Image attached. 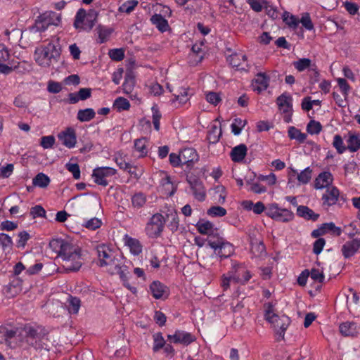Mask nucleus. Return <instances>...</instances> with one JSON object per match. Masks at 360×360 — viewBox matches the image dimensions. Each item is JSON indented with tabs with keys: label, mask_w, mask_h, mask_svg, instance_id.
I'll use <instances>...</instances> for the list:
<instances>
[{
	"label": "nucleus",
	"mask_w": 360,
	"mask_h": 360,
	"mask_svg": "<svg viewBox=\"0 0 360 360\" xmlns=\"http://www.w3.org/2000/svg\"><path fill=\"white\" fill-rule=\"evenodd\" d=\"M49 247L63 259L66 272L77 271L81 268L83 259L79 247L61 238L51 240Z\"/></svg>",
	"instance_id": "f257e3e1"
},
{
	"label": "nucleus",
	"mask_w": 360,
	"mask_h": 360,
	"mask_svg": "<svg viewBox=\"0 0 360 360\" xmlns=\"http://www.w3.org/2000/svg\"><path fill=\"white\" fill-rule=\"evenodd\" d=\"M264 316L265 319L273 326L276 333L278 335L281 340H283L285 330L290 323V318L284 314L278 316L275 314L271 303L267 304Z\"/></svg>",
	"instance_id": "f03ea898"
},
{
	"label": "nucleus",
	"mask_w": 360,
	"mask_h": 360,
	"mask_svg": "<svg viewBox=\"0 0 360 360\" xmlns=\"http://www.w3.org/2000/svg\"><path fill=\"white\" fill-rule=\"evenodd\" d=\"M98 264L100 266L107 267L110 274H116L118 271V262L115 259V252L105 244H101L96 248Z\"/></svg>",
	"instance_id": "7ed1b4c3"
},
{
	"label": "nucleus",
	"mask_w": 360,
	"mask_h": 360,
	"mask_svg": "<svg viewBox=\"0 0 360 360\" xmlns=\"http://www.w3.org/2000/svg\"><path fill=\"white\" fill-rule=\"evenodd\" d=\"M97 15L95 11L91 10L86 13L84 8H80L75 15L74 27L79 32H90L95 25Z\"/></svg>",
	"instance_id": "20e7f679"
},
{
	"label": "nucleus",
	"mask_w": 360,
	"mask_h": 360,
	"mask_svg": "<svg viewBox=\"0 0 360 360\" xmlns=\"http://www.w3.org/2000/svg\"><path fill=\"white\" fill-rule=\"evenodd\" d=\"M59 53L55 45L49 43L46 46H40L35 49L34 60L36 63L43 67L50 66L52 59L58 56Z\"/></svg>",
	"instance_id": "39448f33"
},
{
	"label": "nucleus",
	"mask_w": 360,
	"mask_h": 360,
	"mask_svg": "<svg viewBox=\"0 0 360 360\" xmlns=\"http://www.w3.org/2000/svg\"><path fill=\"white\" fill-rule=\"evenodd\" d=\"M231 270L229 271V276H226V287L231 281L245 284L252 278L250 271H248L241 263L231 259Z\"/></svg>",
	"instance_id": "423d86ee"
},
{
	"label": "nucleus",
	"mask_w": 360,
	"mask_h": 360,
	"mask_svg": "<svg viewBox=\"0 0 360 360\" xmlns=\"http://www.w3.org/2000/svg\"><path fill=\"white\" fill-rule=\"evenodd\" d=\"M60 21L61 18L59 13L53 11H47L38 17L32 30L35 32H44L51 25L58 26Z\"/></svg>",
	"instance_id": "0eeeda50"
},
{
	"label": "nucleus",
	"mask_w": 360,
	"mask_h": 360,
	"mask_svg": "<svg viewBox=\"0 0 360 360\" xmlns=\"http://www.w3.org/2000/svg\"><path fill=\"white\" fill-rule=\"evenodd\" d=\"M165 223V217L159 213L153 214L147 223L145 231L150 238L158 237L163 231Z\"/></svg>",
	"instance_id": "6e6552de"
},
{
	"label": "nucleus",
	"mask_w": 360,
	"mask_h": 360,
	"mask_svg": "<svg viewBox=\"0 0 360 360\" xmlns=\"http://www.w3.org/2000/svg\"><path fill=\"white\" fill-rule=\"evenodd\" d=\"M292 98L287 93H283L279 96L276 99V103L278 106L280 111L284 115L283 120L286 123H289L292 120Z\"/></svg>",
	"instance_id": "1a4fd4ad"
},
{
	"label": "nucleus",
	"mask_w": 360,
	"mask_h": 360,
	"mask_svg": "<svg viewBox=\"0 0 360 360\" xmlns=\"http://www.w3.org/2000/svg\"><path fill=\"white\" fill-rule=\"evenodd\" d=\"M116 169L110 167H101L95 168L92 172V178L94 182L103 186L108 185V178L116 174Z\"/></svg>",
	"instance_id": "9d476101"
},
{
	"label": "nucleus",
	"mask_w": 360,
	"mask_h": 360,
	"mask_svg": "<svg viewBox=\"0 0 360 360\" xmlns=\"http://www.w3.org/2000/svg\"><path fill=\"white\" fill-rule=\"evenodd\" d=\"M167 340L171 343L188 345L195 340V338L191 333L177 330L173 335H168Z\"/></svg>",
	"instance_id": "9b49d317"
},
{
	"label": "nucleus",
	"mask_w": 360,
	"mask_h": 360,
	"mask_svg": "<svg viewBox=\"0 0 360 360\" xmlns=\"http://www.w3.org/2000/svg\"><path fill=\"white\" fill-rule=\"evenodd\" d=\"M59 141L62 144L68 148H73L77 143V135L75 129L68 127L58 134Z\"/></svg>",
	"instance_id": "f8f14e48"
},
{
	"label": "nucleus",
	"mask_w": 360,
	"mask_h": 360,
	"mask_svg": "<svg viewBox=\"0 0 360 360\" xmlns=\"http://www.w3.org/2000/svg\"><path fill=\"white\" fill-rule=\"evenodd\" d=\"M246 56L243 54L234 53L231 55L226 61L229 62V65L236 68V70H243L248 72L249 70V65L246 61Z\"/></svg>",
	"instance_id": "ddd939ff"
},
{
	"label": "nucleus",
	"mask_w": 360,
	"mask_h": 360,
	"mask_svg": "<svg viewBox=\"0 0 360 360\" xmlns=\"http://www.w3.org/2000/svg\"><path fill=\"white\" fill-rule=\"evenodd\" d=\"M122 240L131 255L139 256L142 253L143 245L139 239L132 238L128 234H125L123 236Z\"/></svg>",
	"instance_id": "4468645a"
},
{
	"label": "nucleus",
	"mask_w": 360,
	"mask_h": 360,
	"mask_svg": "<svg viewBox=\"0 0 360 360\" xmlns=\"http://www.w3.org/2000/svg\"><path fill=\"white\" fill-rule=\"evenodd\" d=\"M203 42L196 43L193 45L188 54V63L191 65H197L204 58L205 51L203 50Z\"/></svg>",
	"instance_id": "2eb2a0df"
},
{
	"label": "nucleus",
	"mask_w": 360,
	"mask_h": 360,
	"mask_svg": "<svg viewBox=\"0 0 360 360\" xmlns=\"http://www.w3.org/2000/svg\"><path fill=\"white\" fill-rule=\"evenodd\" d=\"M180 154L183 165H186L189 168L199 160V155L193 148H185L181 150Z\"/></svg>",
	"instance_id": "dca6fc26"
},
{
	"label": "nucleus",
	"mask_w": 360,
	"mask_h": 360,
	"mask_svg": "<svg viewBox=\"0 0 360 360\" xmlns=\"http://www.w3.org/2000/svg\"><path fill=\"white\" fill-rule=\"evenodd\" d=\"M207 242L209 246L214 250V253L221 256L225 241L224 238L219 236L217 229L215 232L207 238Z\"/></svg>",
	"instance_id": "f3484780"
},
{
	"label": "nucleus",
	"mask_w": 360,
	"mask_h": 360,
	"mask_svg": "<svg viewBox=\"0 0 360 360\" xmlns=\"http://www.w3.org/2000/svg\"><path fill=\"white\" fill-rule=\"evenodd\" d=\"M163 176L160 180V188L166 196H172L176 191L177 185L171 180L169 176L166 173H162Z\"/></svg>",
	"instance_id": "a211bd4d"
},
{
	"label": "nucleus",
	"mask_w": 360,
	"mask_h": 360,
	"mask_svg": "<svg viewBox=\"0 0 360 360\" xmlns=\"http://www.w3.org/2000/svg\"><path fill=\"white\" fill-rule=\"evenodd\" d=\"M359 248L360 239L355 238L346 242L342 246L341 251L345 258H349L354 255Z\"/></svg>",
	"instance_id": "6ab92c4d"
},
{
	"label": "nucleus",
	"mask_w": 360,
	"mask_h": 360,
	"mask_svg": "<svg viewBox=\"0 0 360 360\" xmlns=\"http://www.w3.org/2000/svg\"><path fill=\"white\" fill-rule=\"evenodd\" d=\"M339 195L340 192L336 187L328 188L322 196L323 205L329 207L335 205L338 200Z\"/></svg>",
	"instance_id": "aec40b11"
},
{
	"label": "nucleus",
	"mask_w": 360,
	"mask_h": 360,
	"mask_svg": "<svg viewBox=\"0 0 360 360\" xmlns=\"http://www.w3.org/2000/svg\"><path fill=\"white\" fill-rule=\"evenodd\" d=\"M195 227L200 234L207 235L208 237L215 232L217 229L214 227L212 223L205 219H200L196 223Z\"/></svg>",
	"instance_id": "412c9836"
},
{
	"label": "nucleus",
	"mask_w": 360,
	"mask_h": 360,
	"mask_svg": "<svg viewBox=\"0 0 360 360\" xmlns=\"http://www.w3.org/2000/svg\"><path fill=\"white\" fill-rule=\"evenodd\" d=\"M188 183L195 198L199 201L204 200L205 198V190L202 182L197 179H193V181L189 180Z\"/></svg>",
	"instance_id": "4be33fe9"
},
{
	"label": "nucleus",
	"mask_w": 360,
	"mask_h": 360,
	"mask_svg": "<svg viewBox=\"0 0 360 360\" xmlns=\"http://www.w3.org/2000/svg\"><path fill=\"white\" fill-rule=\"evenodd\" d=\"M248 148L247 146L241 143L232 148L230 153V157L231 160L235 162H241L247 155Z\"/></svg>",
	"instance_id": "5701e85b"
},
{
	"label": "nucleus",
	"mask_w": 360,
	"mask_h": 360,
	"mask_svg": "<svg viewBox=\"0 0 360 360\" xmlns=\"http://www.w3.org/2000/svg\"><path fill=\"white\" fill-rule=\"evenodd\" d=\"M340 332L345 336H356L359 333L357 325L354 322H345L340 325Z\"/></svg>",
	"instance_id": "b1692460"
},
{
	"label": "nucleus",
	"mask_w": 360,
	"mask_h": 360,
	"mask_svg": "<svg viewBox=\"0 0 360 360\" xmlns=\"http://www.w3.org/2000/svg\"><path fill=\"white\" fill-rule=\"evenodd\" d=\"M297 214L306 220H311L313 221H316L319 217V214L315 213L311 209L304 205L297 207Z\"/></svg>",
	"instance_id": "393cba45"
},
{
	"label": "nucleus",
	"mask_w": 360,
	"mask_h": 360,
	"mask_svg": "<svg viewBox=\"0 0 360 360\" xmlns=\"http://www.w3.org/2000/svg\"><path fill=\"white\" fill-rule=\"evenodd\" d=\"M148 146L149 142L145 138L135 140L134 150L139 153V158H144L147 155L148 152Z\"/></svg>",
	"instance_id": "a878e982"
},
{
	"label": "nucleus",
	"mask_w": 360,
	"mask_h": 360,
	"mask_svg": "<svg viewBox=\"0 0 360 360\" xmlns=\"http://www.w3.org/2000/svg\"><path fill=\"white\" fill-rule=\"evenodd\" d=\"M150 290L155 299L162 298L167 293V287L160 281H153L150 285Z\"/></svg>",
	"instance_id": "bb28decb"
},
{
	"label": "nucleus",
	"mask_w": 360,
	"mask_h": 360,
	"mask_svg": "<svg viewBox=\"0 0 360 360\" xmlns=\"http://www.w3.org/2000/svg\"><path fill=\"white\" fill-rule=\"evenodd\" d=\"M150 22L159 31L164 32L169 28L167 20L161 14H154L150 18Z\"/></svg>",
	"instance_id": "cd10ccee"
},
{
	"label": "nucleus",
	"mask_w": 360,
	"mask_h": 360,
	"mask_svg": "<svg viewBox=\"0 0 360 360\" xmlns=\"http://www.w3.org/2000/svg\"><path fill=\"white\" fill-rule=\"evenodd\" d=\"M33 69L32 63L22 60L19 62L13 61V71H15L18 74L25 75L30 72Z\"/></svg>",
	"instance_id": "c85d7f7f"
},
{
	"label": "nucleus",
	"mask_w": 360,
	"mask_h": 360,
	"mask_svg": "<svg viewBox=\"0 0 360 360\" xmlns=\"http://www.w3.org/2000/svg\"><path fill=\"white\" fill-rule=\"evenodd\" d=\"M332 181V176L329 172H322L315 180V188L321 189L330 185Z\"/></svg>",
	"instance_id": "c756f323"
},
{
	"label": "nucleus",
	"mask_w": 360,
	"mask_h": 360,
	"mask_svg": "<svg viewBox=\"0 0 360 360\" xmlns=\"http://www.w3.org/2000/svg\"><path fill=\"white\" fill-rule=\"evenodd\" d=\"M217 121L212 125L211 129L208 131L207 140L210 143H216L218 142L219 137L221 136L222 130L221 125L217 124Z\"/></svg>",
	"instance_id": "7c9ffc66"
},
{
	"label": "nucleus",
	"mask_w": 360,
	"mask_h": 360,
	"mask_svg": "<svg viewBox=\"0 0 360 360\" xmlns=\"http://www.w3.org/2000/svg\"><path fill=\"white\" fill-rule=\"evenodd\" d=\"M165 222L169 221V224L168 226L169 229L174 231H176L179 226V217L176 212L174 209H170L168 210V212L166 214Z\"/></svg>",
	"instance_id": "2f4dec72"
},
{
	"label": "nucleus",
	"mask_w": 360,
	"mask_h": 360,
	"mask_svg": "<svg viewBox=\"0 0 360 360\" xmlns=\"http://www.w3.org/2000/svg\"><path fill=\"white\" fill-rule=\"evenodd\" d=\"M347 143V149L350 152L354 153L357 151L360 148V136L359 134L349 133Z\"/></svg>",
	"instance_id": "473e14b6"
},
{
	"label": "nucleus",
	"mask_w": 360,
	"mask_h": 360,
	"mask_svg": "<svg viewBox=\"0 0 360 360\" xmlns=\"http://www.w3.org/2000/svg\"><path fill=\"white\" fill-rule=\"evenodd\" d=\"M190 98L189 89L181 87L179 89L178 94H174V98L172 100L173 103L179 102L180 105L185 104Z\"/></svg>",
	"instance_id": "72a5a7b5"
},
{
	"label": "nucleus",
	"mask_w": 360,
	"mask_h": 360,
	"mask_svg": "<svg viewBox=\"0 0 360 360\" xmlns=\"http://www.w3.org/2000/svg\"><path fill=\"white\" fill-rule=\"evenodd\" d=\"M269 78L264 73H258L257 75V77L255 79V84L257 86L255 87V89L258 92H261L267 89L269 86Z\"/></svg>",
	"instance_id": "f704fd0d"
},
{
	"label": "nucleus",
	"mask_w": 360,
	"mask_h": 360,
	"mask_svg": "<svg viewBox=\"0 0 360 360\" xmlns=\"http://www.w3.org/2000/svg\"><path fill=\"white\" fill-rule=\"evenodd\" d=\"M96 31L98 35L99 43L103 44L108 41L113 30L111 28L100 25L97 27Z\"/></svg>",
	"instance_id": "c9c22d12"
},
{
	"label": "nucleus",
	"mask_w": 360,
	"mask_h": 360,
	"mask_svg": "<svg viewBox=\"0 0 360 360\" xmlns=\"http://www.w3.org/2000/svg\"><path fill=\"white\" fill-rule=\"evenodd\" d=\"M96 115L95 111L92 108H86L79 110L77 112V117L80 122H89L94 118Z\"/></svg>",
	"instance_id": "e433bc0d"
},
{
	"label": "nucleus",
	"mask_w": 360,
	"mask_h": 360,
	"mask_svg": "<svg viewBox=\"0 0 360 360\" xmlns=\"http://www.w3.org/2000/svg\"><path fill=\"white\" fill-rule=\"evenodd\" d=\"M68 309L70 314H76L79 312L81 301L78 297L70 296L67 300Z\"/></svg>",
	"instance_id": "4c0bfd02"
},
{
	"label": "nucleus",
	"mask_w": 360,
	"mask_h": 360,
	"mask_svg": "<svg viewBox=\"0 0 360 360\" xmlns=\"http://www.w3.org/2000/svg\"><path fill=\"white\" fill-rule=\"evenodd\" d=\"M50 183L49 177L44 173L38 174L32 180V184L40 188H46Z\"/></svg>",
	"instance_id": "58836bf2"
},
{
	"label": "nucleus",
	"mask_w": 360,
	"mask_h": 360,
	"mask_svg": "<svg viewBox=\"0 0 360 360\" xmlns=\"http://www.w3.org/2000/svg\"><path fill=\"white\" fill-rule=\"evenodd\" d=\"M288 132L290 139H296L300 143H303L307 139V135L295 127H290Z\"/></svg>",
	"instance_id": "ea45409f"
},
{
	"label": "nucleus",
	"mask_w": 360,
	"mask_h": 360,
	"mask_svg": "<svg viewBox=\"0 0 360 360\" xmlns=\"http://www.w3.org/2000/svg\"><path fill=\"white\" fill-rule=\"evenodd\" d=\"M146 202V197L142 193H136L131 197V204L133 207L139 209Z\"/></svg>",
	"instance_id": "a19ab883"
},
{
	"label": "nucleus",
	"mask_w": 360,
	"mask_h": 360,
	"mask_svg": "<svg viewBox=\"0 0 360 360\" xmlns=\"http://www.w3.org/2000/svg\"><path fill=\"white\" fill-rule=\"evenodd\" d=\"M138 4L139 1L137 0H128L119 7L118 11L121 13L129 14L134 10Z\"/></svg>",
	"instance_id": "79ce46f5"
},
{
	"label": "nucleus",
	"mask_w": 360,
	"mask_h": 360,
	"mask_svg": "<svg viewBox=\"0 0 360 360\" xmlns=\"http://www.w3.org/2000/svg\"><path fill=\"white\" fill-rule=\"evenodd\" d=\"M293 66L297 71L302 72L307 68H312L311 60L306 58H300L293 62Z\"/></svg>",
	"instance_id": "37998d69"
},
{
	"label": "nucleus",
	"mask_w": 360,
	"mask_h": 360,
	"mask_svg": "<svg viewBox=\"0 0 360 360\" xmlns=\"http://www.w3.org/2000/svg\"><path fill=\"white\" fill-rule=\"evenodd\" d=\"M113 107L116 108L119 112L127 110L130 108V103L125 98L118 97L114 101Z\"/></svg>",
	"instance_id": "c03bdc74"
},
{
	"label": "nucleus",
	"mask_w": 360,
	"mask_h": 360,
	"mask_svg": "<svg viewBox=\"0 0 360 360\" xmlns=\"http://www.w3.org/2000/svg\"><path fill=\"white\" fill-rule=\"evenodd\" d=\"M293 213L287 209H279L278 212V217L275 220L282 222H287L293 219Z\"/></svg>",
	"instance_id": "a18cd8bd"
},
{
	"label": "nucleus",
	"mask_w": 360,
	"mask_h": 360,
	"mask_svg": "<svg viewBox=\"0 0 360 360\" xmlns=\"http://www.w3.org/2000/svg\"><path fill=\"white\" fill-rule=\"evenodd\" d=\"M152 111V119L153 124L154 125V128L155 130L159 131L160 127V119L162 117V115L158 109V107L156 105H154L151 108Z\"/></svg>",
	"instance_id": "49530a36"
},
{
	"label": "nucleus",
	"mask_w": 360,
	"mask_h": 360,
	"mask_svg": "<svg viewBox=\"0 0 360 360\" xmlns=\"http://www.w3.org/2000/svg\"><path fill=\"white\" fill-rule=\"evenodd\" d=\"M115 161L121 169L127 171L129 173L137 176L134 172L131 171L132 166L129 163L127 162L121 155L115 156Z\"/></svg>",
	"instance_id": "de8ad7c7"
},
{
	"label": "nucleus",
	"mask_w": 360,
	"mask_h": 360,
	"mask_svg": "<svg viewBox=\"0 0 360 360\" xmlns=\"http://www.w3.org/2000/svg\"><path fill=\"white\" fill-rule=\"evenodd\" d=\"M283 20L287 25L294 29L296 28L299 24V20L297 19V18L293 15H290V13L286 11L284 12L283 15Z\"/></svg>",
	"instance_id": "09e8293b"
},
{
	"label": "nucleus",
	"mask_w": 360,
	"mask_h": 360,
	"mask_svg": "<svg viewBox=\"0 0 360 360\" xmlns=\"http://www.w3.org/2000/svg\"><path fill=\"white\" fill-rule=\"evenodd\" d=\"M312 170L310 167H307L297 174V180L300 184H306L311 179Z\"/></svg>",
	"instance_id": "8fccbe9b"
},
{
	"label": "nucleus",
	"mask_w": 360,
	"mask_h": 360,
	"mask_svg": "<svg viewBox=\"0 0 360 360\" xmlns=\"http://www.w3.org/2000/svg\"><path fill=\"white\" fill-rule=\"evenodd\" d=\"M322 129V126L319 122L311 120L307 126V131L310 134H318Z\"/></svg>",
	"instance_id": "3c124183"
},
{
	"label": "nucleus",
	"mask_w": 360,
	"mask_h": 360,
	"mask_svg": "<svg viewBox=\"0 0 360 360\" xmlns=\"http://www.w3.org/2000/svg\"><path fill=\"white\" fill-rule=\"evenodd\" d=\"M323 228L324 229L326 233L327 232H331L332 234L335 236H340L342 231L341 228L336 226L333 222L323 224Z\"/></svg>",
	"instance_id": "603ef678"
},
{
	"label": "nucleus",
	"mask_w": 360,
	"mask_h": 360,
	"mask_svg": "<svg viewBox=\"0 0 360 360\" xmlns=\"http://www.w3.org/2000/svg\"><path fill=\"white\" fill-rule=\"evenodd\" d=\"M102 225V221L96 217L91 218L90 219L86 220L83 226L89 230L94 231L98 228H100Z\"/></svg>",
	"instance_id": "864d4df0"
},
{
	"label": "nucleus",
	"mask_w": 360,
	"mask_h": 360,
	"mask_svg": "<svg viewBox=\"0 0 360 360\" xmlns=\"http://www.w3.org/2000/svg\"><path fill=\"white\" fill-rule=\"evenodd\" d=\"M153 349L154 352H158L160 349L163 348L165 345V340L160 333H156L153 335Z\"/></svg>",
	"instance_id": "5fc2aeb1"
},
{
	"label": "nucleus",
	"mask_w": 360,
	"mask_h": 360,
	"mask_svg": "<svg viewBox=\"0 0 360 360\" xmlns=\"http://www.w3.org/2000/svg\"><path fill=\"white\" fill-rule=\"evenodd\" d=\"M333 146L335 148L339 154L343 153L347 149V147L344 145L341 136L339 134H336L334 136Z\"/></svg>",
	"instance_id": "6e6d98bb"
},
{
	"label": "nucleus",
	"mask_w": 360,
	"mask_h": 360,
	"mask_svg": "<svg viewBox=\"0 0 360 360\" xmlns=\"http://www.w3.org/2000/svg\"><path fill=\"white\" fill-rule=\"evenodd\" d=\"M65 168L68 172L72 173L75 179H79L80 178V169L77 163L68 162L65 165Z\"/></svg>",
	"instance_id": "4d7b16f0"
},
{
	"label": "nucleus",
	"mask_w": 360,
	"mask_h": 360,
	"mask_svg": "<svg viewBox=\"0 0 360 360\" xmlns=\"http://www.w3.org/2000/svg\"><path fill=\"white\" fill-rule=\"evenodd\" d=\"M56 142L53 136H45L41 138L40 145L44 149L51 148Z\"/></svg>",
	"instance_id": "13d9d810"
},
{
	"label": "nucleus",
	"mask_w": 360,
	"mask_h": 360,
	"mask_svg": "<svg viewBox=\"0 0 360 360\" xmlns=\"http://www.w3.org/2000/svg\"><path fill=\"white\" fill-rule=\"evenodd\" d=\"M245 126V122L241 119H235L231 124V131L234 135H238Z\"/></svg>",
	"instance_id": "bf43d9fd"
},
{
	"label": "nucleus",
	"mask_w": 360,
	"mask_h": 360,
	"mask_svg": "<svg viewBox=\"0 0 360 360\" xmlns=\"http://www.w3.org/2000/svg\"><path fill=\"white\" fill-rule=\"evenodd\" d=\"M13 244L12 238L8 234L0 233V245L4 250L11 248Z\"/></svg>",
	"instance_id": "052dcab7"
},
{
	"label": "nucleus",
	"mask_w": 360,
	"mask_h": 360,
	"mask_svg": "<svg viewBox=\"0 0 360 360\" xmlns=\"http://www.w3.org/2000/svg\"><path fill=\"white\" fill-rule=\"evenodd\" d=\"M13 169L14 166L11 163L0 167V178H8L13 174Z\"/></svg>",
	"instance_id": "680f3d73"
},
{
	"label": "nucleus",
	"mask_w": 360,
	"mask_h": 360,
	"mask_svg": "<svg viewBox=\"0 0 360 360\" xmlns=\"http://www.w3.org/2000/svg\"><path fill=\"white\" fill-rule=\"evenodd\" d=\"M30 214L32 217H46V211L41 205H36L31 208Z\"/></svg>",
	"instance_id": "e2e57ef3"
},
{
	"label": "nucleus",
	"mask_w": 360,
	"mask_h": 360,
	"mask_svg": "<svg viewBox=\"0 0 360 360\" xmlns=\"http://www.w3.org/2000/svg\"><path fill=\"white\" fill-rule=\"evenodd\" d=\"M109 56L112 60L116 61H120L124 57V51L121 49H115L110 50L109 51Z\"/></svg>",
	"instance_id": "0e129e2a"
},
{
	"label": "nucleus",
	"mask_w": 360,
	"mask_h": 360,
	"mask_svg": "<svg viewBox=\"0 0 360 360\" xmlns=\"http://www.w3.org/2000/svg\"><path fill=\"white\" fill-rule=\"evenodd\" d=\"M337 82H338V86H339L341 91L342 92L345 98H346L348 96V94H349V91L350 89L349 85L348 84L346 79H343V78H338L337 79Z\"/></svg>",
	"instance_id": "69168bd1"
},
{
	"label": "nucleus",
	"mask_w": 360,
	"mask_h": 360,
	"mask_svg": "<svg viewBox=\"0 0 360 360\" xmlns=\"http://www.w3.org/2000/svg\"><path fill=\"white\" fill-rule=\"evenodd\" d=\"M325 244L326 240L323 238H319L316 240L313 245V252L316 255H319L321 252Z\"/></svg>",
	"instance_id": "338daca9"
},
{
	"label": "nucleus",
	"mask_w": 360,
	"mask_h": 360,
	"mask_svg": "<svg viewBox=\"0 0 360 360\" xmlns=\"http://www.w3.org/2000/svg\"><path fill=\"white\" fill-rule=\"evenodd\" d=\"M300 22L307 30H312L314 29V25L308 13H306L302 15Z\"/></svg>",
	"instance_id": "774afa93"
}]
</instances>
